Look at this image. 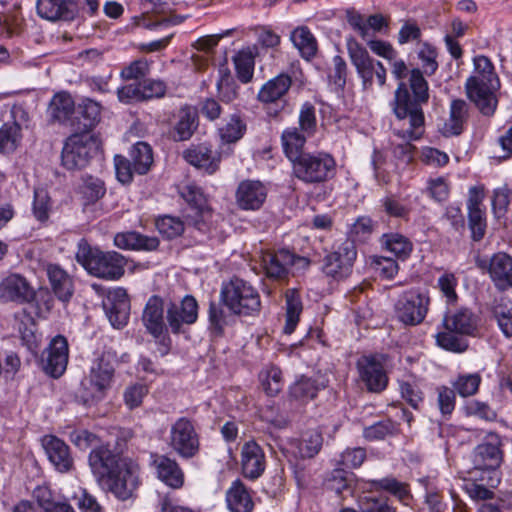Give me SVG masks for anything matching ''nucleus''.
I'll return each mask as SVG.
<instances>
[{"instance_id": "obj_1", "label": "nucleus", "mask_w": 512, "mask_h": 512, "mask_svg": "<svg viewBox=\"0 0 512 512\" xmlns=\"http://www.w3.org/2000/svg\"><path fill=\"white\" fill-rule=\"evenodd\" d=\"M88 463L99 485L121 500L131 497L138 486V465L114 453L109 445L93 448Z\"/></svg>"}, {"instance_id": "obj_2", "label": "nucleus", "mask_w": 512, "mask_h": 512, "mask_svg": "<svg viewBox=\"0 0 512 512\" xmlns=\"http://www.w3.org/2000/svg\"><path fill=\"white\" fill-rule=\"evenodd\" d=\"M410 87L414 98L401 82L395 93L392 109L398 121H409L410 129H400L396 132L408 139H419L424 133V114L421 105L429 98L428 83L419 69H413L410 74Z\"/></svg>"}, {"instance_id": "obj_3", "label": "nucleus", "mask_w": 512, "mask_h": 512, "mask_svg": "<svg viewBox=\"0 0 512 512\" xmlns=\"http://www.w3.org/2000/svg\"><path fill=\"white\" fill-rule=\"evenodd\" d=\"M76 259L89 274L109 281L120 279L127 264V260L120 253L92 249L85 242L79 243Z\"/></svg>"}, {"instance_id": "obj_4", "label": "nucleus", "mask_w": 512, "mask_h": 512, "mask_svg": "<svg viewBox=\"0 0 512 512\" xmlns=\"http://www.w3.org/2000/svg\"><path fill=\"white\" fill-rule=\"evenodd\" d=\"M445 331L436 335L437 344L449 351L462 352L466 344L458 338L459 335H474L478 327V318L466 308L447 313L443 319Z\"/></svg>"}, {"instance_id": "obj_5", "label": "nucleus", "mask_w": 512, "mask_h": 512, "mask_svg": "<svg viewBox=\"0 0 512 512\" xmlns=\"http://www.w3.org/2000/svg\"><path fill=\"white\" fill-rule=\"evenodd\" d=\"M221 299L225 306L237 315H254L259 312L261 306L257 290L240 278H233L223 284Z\"/></svg>"}, {"instance_id": "obj_6", "label": "nucleus", "mask_w": 512, "mask_h": 512, "mask_svg": "<svg viewBox=\"0 0 512 512\" xmlns=\"http://www.w3.org/2000/svg\"><path fill=\"white\" fill-rule=\"evenodd\" d=\"M100 141L91 131L74 133L67 138L62 149V165L68 170L82 169L98 151Z\"/></svg>"}, {"instance_id": "obj_7", "label": "nucleus", "mask_w": 512, "mask_h": 512, "mask_svg": "<svg viewBox=\"0 0 512 512\" xmlns=\"http://www.w3.org/2000/svg\"><path fill=\"white\" fill-rule=\"evenodd\" d=\"M336 171L334 158L324 152L306 153L293 163L294 175L309 184L323 183L332 178Z\"/></svg>"}, {"instance_id": "obj_8", "label": "nucleus", "mask_w": 512, "mask_h": 512, "mask_svg": "<svg viewBox=\"0 0 512 512\" xmlns=\"http://www.w3.org/2000/svg\"><path fill=\"white\" fill-rule=\"evenodd\" d=\"M348 53L352 64L362 79L364 88H370L376 77L380 86L386 82V69L381 62L371 58L367 50L358 42L350 40L347 43Z\"/></svg>"}, {"instance_id": "obj_9", "label": "nucleus", "mask_w": 512, "mask_h": 512, "mask_svg": "<svg viewBox=\"0 0 512 512\" xmlns=\"http://www.w3.org/2000/svg\"><path fill=\"white\" fill-rule=\"evenodd\" d=\"M356 257L355 243L350 239H345L340 244L335 245L333 251L325 256L323 272L337 280L346 278L352 271Z\"/></svg>"}, {"instance_id": "obj_10", "label": "nucleus", "mask_w": 512, "mask_h": 512, "mask_svg": "<svg viewBox=\"0 0 512 512\" xmlns=\"http://www.w3.org/2000/svg\"><path fill=\"white\" fill-rule=\"evenodd\" d=\"M429 304L427 294L415 290L407 291L395 305L396 316L405 325H418L424 320Z\"/></svg>"}, {"instance_id": "obj_11", "label": "nucleus", "mask_w": 512, "mask_h": 512, "mask_svg": "<svg viewBox=\"0 0 512 512\" xmlns=\"http://www.w3.org/2000/svg\"><path fill=\"white\" fill-rule=\"evenodd\" d=\"M169 446L181 457L192 458L199 450V438L192 422L181 417L172 424Z\"/></svg>"}, {"instance_id": "obj_12", "label": "nucleus", "mask_w": 512, "mask_h": 512, "mask_svg": "<svg viewBox=\"0 0 512 512\" xmlns=\"http://www.w3.org/2000/svg\"><path fill=\"white\" fill-rule=\"evenodd\" d=\"M113 374L114 367L112 363L102 355L93 362L90 373L83 381V385L92 398L102 399L111 387Z\"/></svg>"}, {"instance_id": "obj_13", "label": "nucleus", "mask_w": 512, "mask_h": 512, "mask_svg": "<svg viewBox=\"0 0 512 512\" xmlns=\"http://www.w3.org/2000/svg\"><path fill=\"white\" fill-rule=\"evenodd\" d=\"M498 86L499 83L478 81L475 77H469L465 83V91L468 99L483 115L491 116L497 107L494 91Z\"/></svg>"}, {"instance_id": "obj_14", "label": "nucleus", "mask_w": 512, "mask_h": 512, "mask_svg": "<svg viewBox=\"0 0 512 512\" xmlns=\"http://www.w3.org/2000/svg\"><path fill=\"white\" fill-rule=\"evenodd\" d=\"M501 463V452L498 442L483 443L478 445L473 452V465L476 472L483 470L488 473L487 482L491 485H499L501 481L498 467Z\"/></svg>"}, {"instance_id": "obj_15", "label": "nucleus", "mask_w": 512, "mask_h": 512, "mask_svg": "<svg viewBox=\"0 0 512 512\" xmlns=\"http://www.w3.org/2000/svg\"><path fill=\"white\" fill-rule=\"evenodd\" d=\"M102 306L113 327L122 328L127 324L130 302L124 288L117 287L109 290L102 301Z\"/></svg>"}, {"instance_id": "obj_16", "label": "nucleus", "mask_w": 512, "mask_h": 512, "mask_svg": "<svg viewBox=\"0 0 512 512\" xmlns=\"http://www.w3.org/2000/svg\"><path fill=\"white\" fill-rule=\"evenodd\" d=\"M296 261L308 264L305 258L295 256L285 249L275 253L267 252L261 257V265L267 277L275 280L284 279L288 275V268Z\"/></svg>"}, {"instance_id": "obj_17", "label": "nucleus", "mask_w": 512, "mask_h": 512, "mask_svg": "<svg viewBox=\"0 0 512 512\" xmlns=\"http://www.w3.org/2000/svg\"><path fill=\"white\" fill-rule=\"evenodd\" d=\"M68 342L62 335L54 337L48 348L46 349V356L42 360L44 371L52 377L61 376L68 364Z\"/></svg>"}, {"instance_id": "obj_18", "label": "nucleus", "mask_w": 512, "mask_h": 512, "mask_svg": "<svg viewBox=\"0 0 512 512\" xmlns=\"http://www.w3.org/2000/svg\"><path fill=\"white\" fill-rule=\"evenodd\" d=\"M198 318V303L191 295H186L180 304L171 303L167 308V322L173 333H179L182 325H191Z\"/></svg>"}, {"instance_id": "obj_19", "label": "nucleus", "mask_w": 512, "mask_h": 512, "mask_svg": "<svg viewBox=\"0 0 512 512\" xmlns=\"http://www.w3.org/2000/svg\"><path fill=\"white\" fill-rule=\"evenodd\" d=\"M484 191L481 187H471L467 200L469 227L475 241L481 240L486 231V217L483 208Z\"/></svg>"}, {"instance_id": "obj_20", "label": "nucleus", "mask_w": 512, "mask_h": 512, "mask_svg": "<svg viewBox=\"0 0 512 512\" xmlns=\"http://www.w3.org/2000/svg\"><path fill=\"white\" fill-rule=\"evenodd\" d=\"M357 368L360 379L369 391L380 392L386 388L388 377L376 357H362L357 363Z\"/></svg>"}, {"instance_id": "obj_21", "label": "nucleus", "mask_w": 512, "mask_h": 512, "mask_svg": "<svg viewBox=\"0 0 512 512\" xmlns=\"http://www.w3.org/2000/svg\"><path fill=\"white\" fill-rule=\"evenodd\" d=\"M266 467V459L263 449L254 441L245 442L241 448V468L243 475L249 479L259 478Z\"/></svg>"}, {"instance_id": "obj_22", "label": "nucleus", "mask_w": 512, "mask_h": 512, "mask_svg": "<svg viewBox=\"0 0 512 512\" xmlns=\"http://www.w3.org/2000/svg\"><path fill=\"white\" fill-rule=\"evenodd\" d=\"M267 197L266 186L258 180H244L236 190V202L243 210H258Z\"/></svg>"}, {"instance_id": "obj_23", "label": "nucleus", "mask_w": 512, "mask_h": 512, "mask_svg": "<svg viewBox=\"0 0 512 512\" xmlns=\"http://www.w3.org/2000/svg\"><path fill=\"white\" fill-rule=\"evenodd\" d=\"M36 8L38 15L49 21H71L77 16L72 0H38Z\"/></svg>"}, {"instance_id": "obj_24", "label": "nucleus", "mask_w": 512, "mask_h": 512, "mask_svg": "<svg viewBox=\"0 0 512 512\" xmlns=\"http://www.w3.org/2000/svg\"><path fill=\"white\" fill-rule=\"evenodd\" d=\"M43 447L52 465L61 473L68 472L73 467V458L68 445L55 436H45Z\"/></svg>"}, {"instance_id": "obj_25", "label": "nucleus", "mask_w": 512, "mask_h": 512, "mask_svg": "<svg viewBox=\"0 0 512 512\" xmlns=\"http://www.w3.org/2000/svg\"><path fill=\"white\" fill-rule=\"evenodd\" d=\"M488 273L497 289L512 288V257L504 252L494 254L489 261Z\"/></svg>"}, {"instance_id": "obj_26", "label": "nucleus", "mask_w": 512, "mask_h": 512, "mask_svg": "<svg viewBox=\"0 0 512 512\" xmlns=\"http://www.w3.org/2000/svg\"><path fill=\"white\" fill-rule=\"evenodd\" d=\"M181 194L190 205L191 213L188 216L195 219L194 224L198 229H202L201 225L211 217V210L207 206L203 192L198 186L191 184L186 185Z\"/></svg>"}, {"instance_id": "obj_27", "label": "nucleus", "mask_w": 512, "mask_h": 512, "mask_svg": "<svg viewBox=\"0 0 512 512\" xmlns=\"http://www.w3.org/2000/svg\"><path fill=\"white\" fill-rule=\"evenodd\" d=\"M470 477L463 480L462 489L474 501H485L492 499L494 492L492 489L498 485L488 483V473L483 470L476 472V468L469 472Z\"/></svg>"}, {"instance_id": "obj_28", "label": "nucleus", "mask_w": 512, "mask_h": 512, "mask_svg": "<svg viewBox=\"0 0 512 512\" xmlns=\"http://www.w3.org/2000/svg\"><path fill=\"white\" fill-rule=\"evenodd\" d=\"M31 297L32 291L27 281L17 274L6 277L0 283V298L3 301L25 302Z\"/></svg>"}, {"instance_id": "obj_29", "label": "nucleus", "mask_w": 512, "mask_h": 512, "mask_svg": "<svg viewBox=\"0 0 512 512\" xmlns=\"http://www.w3.org/2000/svg\"><path fill=\"white\" fill-rule=\"evenodd\" d=\"M468 119V104L462 99H454L450 103L449 117L444 122L441 132L444 136H457L463 132Z\"/></svg>"}, {"instance_id": "obj_30", "label": "nucleus", "mask_w": 512, "mask_h": 512, "mask_svg": "<svg viewBox=\"0 0 512 512\" xmlns=\"http://www.w3.org/2000/svg\"><path fill=\"white\" fill-rule=\"evenodd\" d=\"M153 465L158 478L172 488H180L184 482V474L175 460L163 455H155Z\"/></svg>"}, {"instance_id": "obj_31", "label": "nucleus", "mask_w": 512, "mask_h": 512, "mask_svg": "<svg viewBox=\"0 0 512 512\" xmlns=\"http://www.w3.org/2000/svg\"><path fill=\"white\" fill-rule=\"evenodd\" d=\"M164 309L161 298L151 297L143 311L142 320L148 332L154 337H160L165 330Z\"/></svg>"}, {"instance_id": "obj_32", "label": "nucleus", "mask_w": 512, "mask_h": 512, "mask_svg": "<svg viewBox=\"0 0 512 512\" xmlns=\"http://www.w3.org/2000/svg\"><path fill=\"white\" fill-rule=\"evenodd\" d=\"M327 383L328 381L320 375L313 378L302 376L291 385L290 394L293 398L306 402L314 399Z\"/></svg>"}, {"instance_id": "obj_33", "label": "nucleus", "mask_w": 512, "mask_h": 512, "mask_svg": "<svg viewBox=\"0 0 512 512\" xmlns=\"http://www.w3.org/2000/svg\"><path fill=\"white\" fill-rule=\"evenodd\" d=\"M184 158L189 164L208 174H213L218 168L219 158L216 152L205 145L188 149L184 153Z\"/></svg>"}, {"instance_id": "obj_34", "label": "nucleus", "mask_w": 512, "mask_h": 512, "mask_svg": "<svg viewBox=\"0 0 512 512\" xmlns=\"http://www.w3.org/2000/svg\"><path fill=\"white\" fill-rule=\"evenodd\" d=\"M114 244L120 249L152 251L158 248L159 240L156 237L129 231L116 234Z\"/></svg>"}, {"instance_id": "obj_35", "label": "nucleus", "mask_w": 512, "mask_h": 512, "mask_svg": "<svg viewBox=\"0 0 512 512\" xmlns=\"http://www.w3.org/2000/svg\"><path fill=\"white\" fill-rule=\"evenodd\" d=\"M308 137L310 136L300 131L297 127H288L282 132L281 142L283 151L292 163L306 154L303 152V148Z\"/></svg>"}, {"instance_id": "obj_36", "label": "nucleus", "mask_w": 512, "mask_h": 512, "mask_svg": "<svg viewBox=\"0 0 512 512\" xmlns=\"http://www.w3.org/2000/svg\"><path fill=\"white\" fill-rule=\"evenodd\" d=\"M292 80L287 74H279L268 80L258 92V100L262 103H274L286 95Z\"/></svg>"}, {"instance_id": "obj_37", "label": "nucleus", "mask_w": 512, "mask_h": 512, "mask_svg": "<svg viewBox=\"0 0 512 512\" xmlns=\"http://www.w3.org/2000/svg\"><path fill=\"white\" fill-rule=\"evenodd\" d=\"M226 502L231 512H251L252 498L240 480H235L226 492Z\"/></svg>"}, {"instance_id": "obj_38", "label": "nucleus", "mask_w": 512, "mask_h": 512, "mask_svg": "<svg viewBox=\"0 0 512 512\" xmlns=\"http://www.w3.org/2000/svg\"><path fill=\"white\" fill-rule=\"evenodd\" d=\"M47 275L56 296L61 301H68L73 294L71 277L58 265H48Z\"/></svg>"}, {"instance_id": "obj_39", "label": "nucleus", "mask_w": 512, "mask_h": 512, "mask_svg": "<svg viewBox=\"0 0 512 512\" xmlns=\"http://www.w3.org/2000/svg\"><path fill=\"white\" fill-rule=\"evenodd\" d=\"M197 127L196 113L191 107H183L179 111L176 125L170 131V137L174 141H186L194 133Z\"/></svg>"}, {"instance_id": "obj_40", "label": "nucleus", "mask_w": 512, "mask_h": 512, "mask_svg": "<svg viewBox=\"0 0 512 512\" xmlns=\"http://www.w3.org/2000/svg\"><path fill=\"white\" fill-rule=\"evenodd\" d=\"M291 41L303 58L309 60L316 55L317 41L307 27L301 26L294 29L291 33Z\"/></svg>"}, {"instance_id": "obj_41", "label": "nucleus", "mask_w": 512, "mask_h": 512, "mask_svg": "<svg viewBox=\"0 0 512 512\" xmlns=\"http://www.w3.org/2000/svg\"><path fill=\"white\" fill-rule=\"evenodd\" d=\"M381 244L387 251L401 260L407 259L413 250L412 242L399 233L384 234L381 238Z\"/></svg>"}, {"instance_id": "obj_42", "label": "nucleus", "mask_w": 512, "mask_h": 512, "mask_svg": "<svg viewBox=\"0 0 512 512\" xmlns=\"http://www.w3.org/2000/svg\"><path fill=\"white\" fill-rule=\"evenodd\" d=\"M493 316L497 321L498 327L507 338L512 337V301L501 297L495 301L493 306Z\"/></svg>"}, {"instance_id": "obj_43", "label": "nucleus", "mask_w": 512, "mask_h": 512, "mask_svg": "<svg viewBox=\"0 0 512 512\" xmlns=\"http://www.w3.org/2000/svg\"><path fill=\"white\" fill-rule=\"evenodd\" d=\"M286 298V323L284 332L291 334L299 322V317L302 312V302L298 292L294 289L287 290Z\"/></svg>"}, {"instance_id": "obj_44", "label": "nucleus", "mask_w": 512, "mask_h": 512, "mask_svg": "<svg viewBox=\"0 0 512 512\" xmlns=\"http://www.w3.org/2000/svg\"><path fill=\"white\" fill-rule=\"evenodd\" d=\"M130 156L135 172L140 175L146 174L153 163V153L150 145L145 142H137L132 147Z\"/></svg>"}, {"instance_id": "obj_45", "label": "nucleus", "mask_w": 512, "mask_h": 512, "mask_svg": "<svg viewBox=\"0 0 512 512\" xmlns=\"http://www.w3.org/2000/svg\"><path fill=\"white\" fill-rule=\"evenodd\" d=\"M245 130L246 125L241 118L236 114H232L219 128V135L224 142L233 143L243 137Z\"/></svg>"}, {"instance_id": "obj_46", "label": "nucleus", "mask_w": 512, "mask_h": 512, "mask_svg": "<svg viewBox=\"0 0 512 512\" xmlns=\"http://www.w3.org/2000/svg\"><path fill=\"white\" fill-rule=\"evenodd\" d=\"M50 110L55 119L65 121L74 111V101L69 94L58 93L51 101Z\"/></svg>"}, {"instance_id": "obj_47", "label": "nucleus", "mask_w": 512, "mask_h": 512, "mask_svg": "<svg viewBox=\"0 0 512 512\" xmlns=\"http://www.w3.org/2000/svg\"><path fill=\"white\" fill-rule=\"evenodd\" d=\"M350 482L348 473L344 469H335L326 479L325 486L336 495L345 497L344 493L352 492Z\"/></svg>"}, {"instance_id": "obj_48", "label": "nucleus", "mask_w": 512, "mask_h": 512, "mask_svg": "<svg viewBox=\"0 0 512 512\" xmlns=\"http://www.w3.org/2000/svg\"><path fill=\"white\" fill-rule=\"evenodd\" d=\"M298 455L302 458L315 456L322 446V436L317 431L306 433L301 441H296Z\"/></svg>"}, {"instance_id": "obj_49", "label": "nucleus", "mask_w": 512, "mask_h": 512, "mask_svg": "<svg viewBox=\"0 0 512 512\" xmlns=\"http://www.w3.org/2000/svg\"><path fill=\"white\" fill-rule=\"evenodd\" d=\"M237 77L243 83L251 81L254 73V58L249 52L240 51L234 58Z\"/></svg>"}, {"instance_id": "obj_50", "label": "nucleus", "mask_w": 512, "mask_h": 512, "mask_svg": "<svg viewBox=\"0 0 512 512\" xmlns=\"http://www.w3.org/2000/svg\"><path fill=\"white\" fill-rule=\"evenodd\" d=\"M473 62L474 71L470 77H475L478 81L499 83L494 66L488 57L479 55L474 58Z\"/></svg>"}, {"instance_id": "obj_51", "label": "nucleus", "mask_w": 512, "mask_h": 512, "mask_svg": "<svg viewBox=\"0 0 512 512\" xmlns=\"http://www.w3.org/2000/svg\"><path fill=\"white\" fill-rule=\"evenodd\" d=\"M481 383V377L479 374H464L459 375L455 381L452 382L454 391H456L462 397H468L475 394L478 391Z\"/></svg>"}, {"instance_id": "obj_52", "label": "nucleus", "mask_w": 512, "mask_h": 512, "mask_svg": "<svg viewBox=\"0 0 512 512\" xmlns=\"http://www.w3.org/2000/svg\"><path fill=\"white\" fill-rule=\"evenodd\" d=\"M20 142V131L17 124L5 123L0 128V152L14 151Z\"/></svg>"}, {"instance_id": "obj_53", "label": "nucleus", "mask_w": 512, "mask_h": 512, "mask_svg": "<svg viewBox=\"0 0 512 512\" xmlns=\"http://www.w3.org/2000/svg\"><path fill=\"white\" fill-rule=\"evenodd\" d=\"M400 126L394 127L393 132L394 134L401 138L403 140V143L396 144L393 149V153L395 157L403 160L404 162H409L413 158V150L414 146L411 144V141H414L415 139H408L404 136L399 135L396 131L400 129H410V123L409 121H399Z\"/></svg>"}, {"instance_id": "obj_54", "label": "nucleus", "mask_w": 512, "mask_h": 512, "mask_svg": "<svg viewBox=\"0 0 512 512\" xmlns=\"http://www.w3.org/2000/svg\"><path fill=\"white\" fill-rule=\"evenodd\" d=\"M50 206L48 192L43 188H36L33 201V214L35 218L40 222L46 221L49 218Z\"/></svg>"}, {"instance_id": "obj_55", "label": "nucleus", "mask_w": 512, "mask_h": 512, "mask_svg": "<svg viewBox=\"0 0 512 512\" xmlns=\"http://www.w3.org/2000/svg\"><path fill=\"white\" fill-rule=\"evenodd\" d=\"M156 227L160 234L172 239L181 235L184 231L183 222L176 217L163 216L156 221Z\"/></svg>"}, {"instance_id": "obj_56", "label": "nucleus", "mask_w": 512, "mask_h": 512, "mask_svg": "<svg viewBox=\"0 0 512 512\" xmlns=\"http://www.w3.org/2000/svg\"><path fill=\"white\" fill-rule=\"evenodd\" d=\"M261 382L264 390L270 396L278 394L283 386L282 372L277 367H271L261 374Z\"/></svg>"}, {"instance_id": "obj_57", "label": "nucleus", "mask_w": 512, "mask_h": 512, "mask_svg": "<svg viewBox=\"0 0 512 512\" xmlns=\"http://www.w3.org/2000/svg\"><path fill=\"white\" fill-rule=\"evenodd\" d=\"M298 122L299 127L297 128L300 131L309 136H312L315 133L317 126L316 114L315 108L311 103L306 102L301 106Z\"/></svg>"}, {"instance_id": "obj_58", "label": "nucleus", "mask_w": 512, "mask_h": 512, "mask_svg": "<svg viewBox=\"0 0 512 512\" xmlns=\"http://www.w3.org/2000/svg\"><path fill=\"white\" fill-rule=\"evenodd\" d=\"M100 112L101 106L99 103L91 99L83 100V103L81 105V115L84 120V131H91V129L99 122Z\"/></svg>"}, {"instance_id": "obj_59", "label": "nucleus", "mask_w": 512, "mask_h": 512, "mask_svg": "<svg viewBox=\"0 0 512 512\" xmlns=\"http://www.w3.org/2000/svg\"><path fill=\"white\" fill-rule=\"evenodd\" d=\"M458 285V279L455 274L451 272L443 273L437 280V287L446 298V302L452 304L456 302L458 296L456 293V287Z\"/></svg>"}, {"instance_id": "obj_60", "label": "nucleus", "mask_w": 512, "mask_h": 512, "mask_svg": "<svg viewBox=\"0 0 512 512\" xmlns=\"http://www.w3.org/2000/svg\"><path fill=\"white\" fill-rule=\"evenodd\" d=\"M381 203L387 215L401 219H408L410 207H408V205L401 199L394 196H387L381 200Z\"/></svg>"}, {"instance_id": "obj_61", "label": "nucleus", "mask_w": 512, "mask_h": 512, "mask_svg": "<svg viewBox=\"0 0 512 512\" xmlns=\"http://www.w3.org/2000/svg\"><path fill=\"white\" fill-rule=\"evenodd\" d=\"M371 265L376 273L386 279L393 278L398 273L399 269L395 260L382 256H373L371 258Z\"/></svg>"}, {"instance_id": "obj_62", "label": "nucleus", "mask_w": 512, "mask_h": 512, "mask_svg": "<svg viewBox=\"0 0 512 512\" xmlns=\"http://www.w3.org/2000/svg\"><path fill=\"white\" fill-rule=\"evenodd\" d=\"M142 101L162 98L166 94V84L161 80L146 79L140 82Z\"/></svg>"}, {"instance_id": "obj_63", "label": "nucleus", "mask_w": 512, "mask_h": 512, "mask_svg": "<svg viewBox=\"0 0 512 512\" xmlns=\"http://www.w3.org/2000/svg\"><path fill=\"white\" fill-rule=\"evenodd\" d=\"M362 512H397L386 500L373 496H363L359 499Z\"/></svg>"}, {"instance_id": "obj_64", "label": "nucleus", "mask_w": 512, "mask_h": 512, "mask_svg": "<svg viewBox=\"0 0 512 512\" xmlns=\"http://www.w3.org/2000/svg\"><path fill=\"white\" fill-rule=\"evenodd\" d=\"M114 166L116 177L122 184H128L133 179V174L136 173L134 170L133 163L121 155H116L114 157Z\"/></svg>"}]
</instances>
